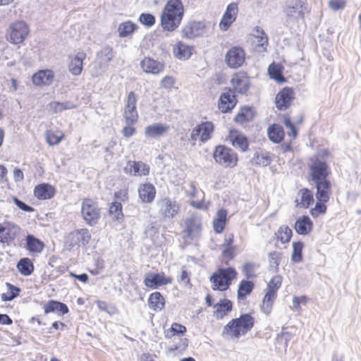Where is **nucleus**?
<instances>
[{"label":"nucleus","instance_id":"54","mask_svg":"<svg viewBox=\"0 0 361 361\" xmlns=\"http://www.w3.org/2000/svg\"><path fill=\"white\" fill-rule=\"evenodd\" d=\"M326 202L317 201L314 208L310 210V214L312 216L317 217L319 214H324L326 211L325 203Z\"/></svg>","mask_w":361,"mask_h":361},{"label":"nucleus","instance_id":"63","mask_svg":"<svg viewBox=\"0 0 361 361\" xmlns=\"http://www.w3.org/2000/svg\"><path fill=\"white\" fill-rule=\"evenodd\" d=\"M225 249L222 252V255L224 258L228 259H232L235 256V248L234 247H224Z\"/></svg>","mask_w":361,"mask_h":361},{"label":"nucleus","instance_id":"52","mask_svg":"<svg viewBox=\"0 0 361 361\" xmlns=\"http://www.w3.org/2000/svg\"><path fill=\"white\" fill-rule=\"evenodd\" d=\"M63 137V134L62 132L55 133L54 132L49 130L46 133V139L49 145L59 144L62 140Z\"/></svg>","mask_w":361,"mask_h":361},{"label":"nucleus","instance_id":"33","mask_svg":"<svg viewBox=\"0 0 361 361\" xmlns=\"http://www.w3.org/2000/svg\"><path fill=\"white\" fill-rule=\"evenodd\" d=\"M267 134L269 140L274 143L281 142L285 133L283 127L279 124H273L268 128Z\"/></svg>","mask_w":361,"mask_h":361},{"label":"nucleus","instance_id":"5","mask_svg":"<svg viewBox=\"0 0 361 361\" xmlns=\"http://www.w3.org/2000/svg\"><path fill=\"white\" fill-rule=\"evenodd\" d=\"M213 157L216 163L224 167H234L238 163V155L231 148L224 145L216 147Z\"/></svg>","mask_w":361,"mask_h":361},{"label":"nucleus","instance_id":"21","mask_svg":"<svg viewBox=\"0 0 361 361\" xmlns=\"http://www.w3.org/2000/svg\"><path fill=\"white\" fill-rule=\"evenodd\" d=\"M149 170V166L142 161H130L125 167L126 173L136 176H147Z\"/></svg>","mask_w":361,"mask_h":361},{"label":"nucleus","instance_id":"48","mask_svg":"<svg viewBox=\"0 0 361 361\" xmlns=\"http://www.w3.org/2000/svg\"><path fill=\"white\" fill-rule=\"evenodd\" d=\"M293 232L287 226H280L276 233L277 238L282 243H286L290 240Z\"/></svg>","mask_w":361,"mask_h":361},{"label":"nucleus","instance_id":"3","mask_svg":"<svg viewBox=\"0 0 361 361\" xmlns=\"http://www.w3.org/2000/svg\"><path fill=\"white\" fill-rule=\"evenodd\" d=\"M81 214L85 222L90 226H94L101 218V209L97 202L86 198L81 204Z\"/></svg>","mask_w":361,"mask_h":361},{"label":"nucleus","instance_id":"11","mask_svg":"<svg viewBox=\"0 0 361 361\" xmlns=\"http://www.w3.org/2000/svg\"><path fill=\"white\" fill-rule=\"evenodd\" d=\"M137 97L134 92H130L128 95L123 117L128 125H133L137 122L138 114L137 111Z\"/></svg>","mask_w":361,"mask_h":361},{"label":"nucleus","instance_id":"64","mask_svg":"<svg viewBox=\"0 0 361 361\" xmlns=\"http://www.w3.org/2000/svg\"><path fill=\"white\" fill-rule=\"evenodd\" d=\"M130 126L131 125L127 124V126H124L122 129V134L126 137H130L135 133V128Z\"/></svg>","mask_w":361,"mask_h":361},{"label":"nucleus","instance_id":"20","mask_svg":"<svg viewBox=\"0 0 361 361\" xmlns=\"http://www.w3.org/2000/svg\"><path fill=\"white\" fill-rule=\"evenodd\" d=\"M231 82L234 93L245 94L250 87L249 78L245 73L235 74Z\"/></svg>","mask_w":361,"mask_h":361},{"label":"nucleus","instance_id":"17","mask_svg":"<svg viewBox=\"0 0 361 361\" xmlns=\"http://www.w3.org/2000/svg\"><path fill=\"white\" fill-rule=\"evenodd\" d=\"M172 281V278L166 277L163 272L158 274L148 273L144 279L145 285L152 289L157 288L163 285L170 284Z\"/></svg>","mask_w":361,"mask_h":361},{"label":"nucleus","instance_id":"19","mask_svg":"<svg viewBox=\"0 0 361 361\" xmlns=\"http://www.w3.org/2000/svg\"><path fill=\"white\" fill-rule=\"evenodd\" d=\"M238 13V7L236 3L229 4L224 13L219 23L222 30H227L235 20Z\"/></svg>","mask_w":361,"mask_h":361},{"label":"nucleus","instance_id":"32","mask_svg":"<svg viewBox=\"0 0 361 361\" xmlns=\"http://www.w3.org/2000/svg\"><path fill=\"white\" fill-rule=\"evenodd\" d=\"M298 196L300 197V201L296 200V205L302 208H308L314 202L313 193L307 188L300 189L298 192Z\"/></svg>","mask_w":361,"mask_h":361},{"label":"nucleus","instance_id":"30","mask_svg":"<svg viewBox=\"0 0 361 361\" xmlns=\"http://www.w3.org/2000/svg\"><path fill=\"white\" fill-rule=\"evenodd\" d=\"M192 47L183 42H178L173 47V55L180 60H187L192 55Z\"/></svg>","mask_w":361,"mask_h":361},{"label":"nucleus","instance_id":"50","mask_svg":"<svg viewBox=\"0 0 361 361\" xmlns=\"http://www.w3.org/2000/svg\"><path fill=\"white\" fill-rule=\"evenodd\" d=\"M253 164L267 166L271 163V159L267 153L256 152L252 159Z\"/></svg>","mask_w":361,"mask_h":361},{"label":"nucleus","instance_id":"18","mask_svg":"<svg viewBox=\"0 0 361 361\" xmlns=\"http://www.w3.org/2000/svg\"><path fill=\"white\" fill-rule=\"evenodd\" d=\"M294 92L290 87H284L276 96L275 103L278 109L283 111L287 109L291 104L294 98Z\"/></svg>","mask_w":361,"mask_h":361},{"label":"nucleus","instance_id":"1","mask_svg":"<svg viewBox=\"0 0 361 361\" xmlns=\"http://www.w3.org/2000/svg\"><path fill=\"white\" fill-rule=\"evenodd\" d=\"M183 16V6L180 0H169L161 16L164 30L173 31L180 24Z\"/></svg>","mask_w":361,"mask_h":361},{"label":"nucleus","instance_id":"24","mask_svg":"<svg viewBox=\"0 0 361 361\" xmlns=\"http://www.w3.org/2000/svg\"><path fill=\"white\" fill-rule=\"evenodd\" d=\"M86 58L85 52H78L74 56L70 57L68 66L69 72L75 76L80 75L83 68V61Z\"/></svg>","mask_w":361,"mask_h":361},{"label":"nucleus","instance_id":"56","mask_svg":"<svg viewBox=\"0 0 361 361\" xmlns=\"http://www.w3.org/2000/svg\"><path fill=\"white\" fill-rule=\"evenodd\" d=\"M178 281L183 284H189L190 281V273L188 272L184 267L181 268L180 274L178 276Z\"/></svg>","mask_w":361,"mask_h":361},{"label":"nucleus","instance_id":"59","mask_svg":"<svg viewBox=\"0 0 361 361\" xmlns=\"http://www.w3.org/2000/svg\"><path fill=\"white\" fill-rule=\"evenodd\" d=\"M57 302L58 301L54 300H49L44 305V313L45 314H49V313H51V312H56Z\"/></svg>","mask_w":361,"mask_h":361},{"label":"nucleus","instance_id":"8","mask_svg":"<svg viewBox=\"0 0 361 361\" xmlns=\"http://www.w3.org/2000/svg\"><path fill=\"white\" fill-rule=\"evenodd\" d=\"M311 180L314 183L327 180L329 174L327 164L319 159L312 160V164L309 166Z\"/></svg>","mask_w":361,"mask_h":361},{"label":"nucleus","instance_id":"36","mask_svg":"<svg viewBox=\"0 0 361 361\" xmlns=\"http://www.w3.org/2000/svg\"><path fill=\"white\" fill-rule=\"evenodd\" d=\"M43 242L32 235L26 237V248L30 252L40 253L44 249Z\"/></svg>","mask_w":361,"mask_h":361},{"label":"nucleus","instance_id":"38","mask_svg":"<svg viewBox=\"0 0 361 361\" xmlns=\"http://www.w3.org/2000/svg\"><path fill=\"white\" fill-rule=\"evenodd\" d=\"M197 128L200 129V141L205 142L211 138V135L214 130V125L210 121L203 122L201 124L197 126Z\"/></svg>","mask_w":361,"mask_h":361},{"label":"nucleus","instance_id":"27","mask_svg":"<svg viewBox=\"0 0 361 361\" xmlns=\"http://www.w3.org/2000/svg\"><path fill=\"white\" fill-rule=\"evenodd\" d=\"M138 194L142 202L151 203L155 198V187L149 183L141 184L138 188Z\"/></svg>","mask_w":361,"mask_h":361},{"label":"nucleus","instance_id":"13","mask_svg":"<svg viewBox=\"0 0 361 361\" xmlns=\"http://www.w3.org/2000/svg\"><path fill=\"white\" fill-rule=\"evenodd\" d=\"M245 60L244 50L239 47L231 48L226 55V62L232 68H237L243 66Z\"/></svg>","mask_w":361,"mask_h":361},{"label":"nucleus","instance_id":"46","mask_svg":"<svg viewBox=\"0 0 361 361\" xmlns=\"http://www.w3.org/2000/svg\"><path fill=\"white\" fill-rule=\"evenodd\" d=\"M186 332L185 326L178 323L172 324L170 329L165 331V336L167 338H171L174 336H182Z\"/></svg>","mask_w":361,"mask_h":361},{"label":"nucleus","instance_id":"31","mask_svg":"<svg viewBox=\"0 0 361 361\" xmlns=\"http://www.w3.org/2000/svg\"><path fill=\"white\" fill-rule=\"evenodd\" d=\"M295 231L300 235H307L312 229V222L308 216L298 218L295 223Z\"/></svg>","mask_w":361,"mask_h":361},{"label":"nucleus","instance_id":"23","mask_svg":"<svg viewBox=\"0 0 361 361\" xmlns=\"http://www.w3.org/2000/svg\"><path fill=\"white\" fill-rule=\"evenodd\" d=\"M54 73L49 69L41 70L35 73L32 76V82L37 86L50 85L54 80Z\"/></svg>","mask_w":361,"mask_h":361},{"label":"nucleus","instance_id":"7","mask_svg":"<svg viewBox=\"0 0 361 361\" xmlns=\"http://www.w3.org/2000/svg\"><path fill=\"white\" fill-rule=\"evenodd\" d=\"M91 238V233L87 228H80L68 234L66 238V243L71 248L75 246H86L90 242Z\"/></svg>","mask_w":361,"mask_h":361},{"label":"nucleus","instance_id":"37","mask_svg":"<svg viewBox=\"0 0 361 361\" xmlns=\"http://www.w3.org/2000/svg\"><path fill=\"white\" fill-rule=\"evenodd\" d=\"M254 286L255 284L252 281L249 280H242L238 286V298L239 300L245 299L246 297L252 293Z\"/></svg>","mask_w":361,"mask_h":361},{"label":"nucleus","instance_id":"60","mask_svg":"<svg viewBox=\"0 0 361 361\" xmlns=\"http://www.w3.org/2000/svg\"><path fill=\"white\" fill-rule=\"evenodd\" d=\"M6 286L8 289L9 295H11V299L13 300L14 298L18 296L20 292V289L18 287H16L9 283H7Z\"/></svg>","mask_w":361,"mask_h":361},{"label":"nucleus","instance_id":"6","mask_svg":"<svg viewBox=\"0 0 361 361\" xmlns=\"http://www.w3.org/2000/svg\"><path fill=\"white\" fill-rule=\"evenodd\" d=\"M29 33V29L25 23L16 21L12 23L8 28L7 39L12 44L22 43Z\"/></svg>","mask_w":361,"mask_h":361},{"label":"nucleus","instance_id":"15","mask_svg":"<svg viewBox=\"0 0 361 361\" xmlns=\"http://www.w3.org/2000/svg\"><path fill=\"white\" fill-rule=\"evenodd\" d=\"M20 232V228L11 222L0 224V242L9 243L13 241Z\"/></svg>","mask_w":361,"mask_h":361},{"label":"nucleus","instance_id":"41","mask_svg":"<svg viewBox=\"0 0 361 361\" xmlns=\"http://www.w3.org/2000/svg\"><path fill=\"white\" fill-rule=\"evenodd\" d=\"M276 298V295H273L272 293L266 292L265 295L262 300V304L261 305L262 312L266 315H269L273 307V303Z\"/></svg>","mask_w":361,"mask_h":361},{"label":"nucleus","instance_id":"34","mask_svg":"<svg viewBox=\"0 0 361 361\" xmlns=\"http://www.w3.org/2000/svg\"><path fill=\"white\" fill-rule=\"evenodd\" d=\"M148 304L150 309L154 311H160L164 307L165 300L159 292H154L150 294Z\"/></svg>","mask_w":361,"mask_h":361},{"label":"nucleus","instance_id":"9","mask_svg":"<svg viewBox=\"0 0 361 361\" xmlns=\"http://www.w3.org/2000/svg\"><path fill=\"white\" fill-rule=\"evenodd\" d=\"M159 214L164 219H171L179 212L180 206L176 201L169 197L161 199L157 202Z\"/></svg>","mask_w":361,"mask_h":361},{"label":"nucleus","instance_id":"25","mask_svg":"<svg viewBox=\"0 0 361 361\" xmlns=\"http://www.w3.org/2000/svg\"><path fill=\"white\" fill-rule=\"evenodd\" d=\"M169 127L166 125L156 123L147 126L145 128V135L147 138L159 139L164 136L169 130Z\"/></svg>","mask_w":361,"mask_h":361},{"label":"nucleus","instance_id":"58","mask_svg":"<svg viewBox=\"0 0 361 361\" xmlns=\"http://www.w3.org/2000/svg\"><path fill=\"white\" fill-rule=\"evenodd\" d=\"M13 200L14 204L19 209H22L23 211L27 212H32L34 211V209L32 207L26 204L25 202H23V201L20 200L17 197H13Z\"/></svg>","mask_w":361,"mask_h":361},{"label":"nucleus","instance_id":"22","mask_svg":"<svg viewBox=\"0 0 361 361\" xmlns=\"http://www.w3.org/2000/svg\"><path fill=\"white\" fill-rule=\"evenodd\" d=\"M305 9L306 5L302 1L291 0L288 3L284 12L288 17L303 18Z\"/></svg>","mask_w":361,"mask_h":361},{"label":"nucleus","instance_id":"62","mask_svg":"<svg viewBox=\"0 0 361 361\" xmlns=\"http://www.w3.org/2000/svg\"><path fill=\"white\" fill-rule=\"evenodd\" d=\"M258 46L264 47L268 44V37L263 30L260 31V35L257 37Z\"/></svg>","mask_w":361,"mask_h":361},{"label":"nucleus","instance_id":"16","mask_svg":"<svg viewBox=\"0 0 361 361\" xmlns=\"http://www.w3.org/2000/svg\"><path fill=\"white\" fill-rule=\"evenodd\" d=\"M237 99L231 88L223 92L219 99L218 107L222 113L231 111L236 105Z\"/></svg>","mask_w":361,"mask_h":361},{"label":"nucleus","instance_id":"47","mask_svg":"<svg viewBox=\"0 0 361 361\" xmlns=\"http://www.w3.org/2000/svg\"><path fill=\"white\" fill-rule=\"evenodd\" d=\"M283 254L281 252L274 251L268 254L269 263L271 269L275 272H279L280 264Z\"/></svg>","mask_w":361,"mask_h":361},{"label":"nucleus","instance_id":"57","mask_svg":"<svg viewBox=\"0 0 361 361\" xmlns=\"http://www.w3.org/2000/svg\"><path fill=\"white\" fill-rule=\"evenodd\" d=\"M345 6L344 0H330L329 1V6L334 11H338L343 9Z\"/></svg>","mask_w":361,"mask_h":361},{"label":"nucleus","instance_id":"53","mask_svg":"<svg viewBox=\"0 0 361 361\" xmlns=\"http://www.w3.org/2000/svg\"><path fill=\"white\" fill-rule=\"evenodd\" d=\"M283 123L286 128L289 130L288 135L292 136L293 139H295L297 137V130L288 115H285L283 116Z\"/></svg>","mask_w":361,"mask_h":361},{"label":"nucleus","instance_id":"61","mask_svg":"<svg viewBox=\"0 0 361 361\" xmlns=\"http://www.w3.org/2000/svg\"><path fill=\"white\" fill-rule=\"evenodd\" d=\"M226 226V222L222 221H218L216 219H214L213 221V228L216 233H221L224 231Z\"/></svg>","mask_w":361,"mask_h":361},{"label":"nucleus","instance_id":"4","mask_svg":"<svg viewBox=\"0 0 361 361\" xmlns=\"http://www.w3.org/2000/svg\"><path fill=\"white\" fill-rule=\"evenodd\" d=\"M236 274L235 269L232 267L220 269L210 278L213 290H226L228 288L231 281L235 277Z\"/></svg>","mask_w":361,"mask_h":361},{"label":"nucleus","instance_id":"14","mask_svg":"<svg viewBox=\"0 0 361 361\" xmlns=\"http://www.w3.org/2000/svg\"><path fill=\"white\" fill-rule=\"evenodd\" d=\"M185 228L184 238L193 240L197 238L202 231L201 219L196 215H192L185 221Z\"/></svg>","mask_w":361,"mask_h":361},{"label":"nucleus","instance_id":"49","mask_svg":"<svg viewBox=\"0 0 361 361\" xmlns=\"http://www.w3.org/2000/svg\"><path fill=\"white\" fill-rule=\"evenodd\" d=\"M281 283L282 279L281 276L276 275L272 277L267 285L266 292H271V293H272L273 295H277L276 292L278 289L281 287Z\"/></svg>","mask_w":361,"mask_h":361},{"label":"nucleus","instance_id":"44","mask_svg":"<svg viewBox=\"0 0 361 361\" xmlns=\"http://www.w3.org/2000/svg\"><path fill=\"white\" fill-rule=\"evenodd\" d=\"M268 72L271 78L279 82L285 81V78L282 75L281 66L279 64L275 63H271L269 66Z\"/></svg>","mask_w":361,"mask_h":361},{"label":"nucleus","instance_id":"51","mask_svg":"<svg viewBox=\"0 0 361 361\" xmlns=\"http://www.w3.org/2000/svg\"><path fill=\"white\" fill-rule=\"evenodd\" d=\"M109 214L113 219L120 220L123 217L122 212V204L118 202L111 203L109 207Z\"/></svg>","mask_w":361,"mask_h":361},{"label":"nucleus","instance_id":"55","mask_svg":"<svg viewBox=\"0 0 361 361\" xmlns=\"http://www.w3.org/2000/svg\"><path fill=\"white\" fill-rule=\"evenodd\" d=\"M140 22L148 27L152 26L155 23V18L150 13H142L139 17Z\"/></svg>","mask_w":361,"mask_h":361},{"label":"nucleus","instance_id":"26","mask_svg":"<svg viewBox=\"0 0 361 361\" xmlns=\"http://www.w3.org/2000/svg\"><path fill=\"white\" fill-rule=\"evenodd\" d=\"M317 192L315 194L317 201L328 202L330 198L331 184L329 180L314 183Z\"/></svg>","mask_w":361,"mask_h":361},{"label":"nucleus","instance_id":"43","mask_svg":"<svg viewBox=\"0 0 361 361\" xmlns=\"http://www.w3.org/2000/svg\"><path fill=\"white\" fill-rule=\"evenodd\" d=\"M259 267V265L255 262H247L242 266V272L247 279L256 277L255 271Z\"/></svg>","mask_w":361,"mask_h":361},{"label":"nucleus","instance_id":"45","mask_svg":"<svg viewBox=\"0 0 361 361\" xmlns=\"http://www.w3.org/2000/svg\"><path fill=\"white\" fill-rule=\"evenodd\" d=\"M293 252L291 255V260L295 263H299L302 261V249L303 243L301 241H297L293 243Z\"/></svg>","mask_w":361,"mask_h":361},{"label":"nucleus","instance_id":"42","mask_svg":"<svg viewBox=\"0 0 361 361\" xmlns=\"http://www.w3.org/2000/svg\"><path fill=\"white\" fill-rule=\"evenodd\" d=\"M137 25L128 20L122 23L118 27V32L120 37H126L130 35L136 29Z\"/></svg>","mask_w":361,"mask_h":361},{"label":"nucleus","instance_id":"39","mask_svg":"<svg viewBox=\"0 0 361 361\" xmlns=\"http://www.w3.org/2000/svg\"><path fill=\"white\" fill-rule=\"evenodd\" d=\"M230 139L233 147L240 149L243 152H245L247 149L248 142L245 135L238 133H231Z\"/></svg>","mask_w":361,"mask_h":361},{"label":"nucleus","instance_id":"40","mask_svg":"<svg viewBox=\"0 0 361 361\" xmlns=\"http://www.w3.org/2000/svg\"><path fill=\"white\" fill-rule=\"evenodd\" d=\"M18 271L23 276H30L34 271V265L29 258H23L17 264Z\"/></svg>","mask_w":361,"mask_h":361},{"label":"nucleus","instance_id":"35","mask_svg":"<svg viewBox=\"0 0 361 361\" xmlns=\"http://www.w3.org/2000/svg\"><path fill=\"white\" fill-rule=\"evenodd\" d=\"M214 315L216 318H223L228 312L232 310V302L227 299L221 300L219 302L214 305Z\"/></svg>","mask_w":361,"mask_h":361},{"label":"nucleus","instance_id":"12","mask_svg":"<svg viewBox=\"0 0 361 361\" xmlns=\"http://www.w3.org/2000/svg\"><path fill=\"white\" fill-rule=\"evenodd\" d=\"M205 32V25L200 21H192L183 27L181 30L182 37L193 39L201 37Z\"/></svg>","mask_w":361,"mask_h":361},{"label":"nucleus","instance_id":"29","mask_svg":"<svg viewBox=\"0 0 361 361\" xmlns=\"http://www.w3.org/2000/svg\"><path fill=\"white\" fill-rule=\"evenodd\" d=\"M34 195L39 200H49L54 196L55 189L47 183L39 184L35 188Z\"/></svg>","mask_w":361,"mask_h":361},{"label":"nucleus","instance_id":"28","mask_svg":"<svg viewBox=\"0 0 361 361\" xmlns=\"http://www.w3.org/2000/svg\"><path fill=\"white\" fill-rule=\"evenodd\" d=\"M142 70L147 73L158 74L164 68L163 64L149 57L145 58L140 63Z\"/></svg>","mask_w":361,"mask_h":361},{"label":"nucleus","instance_id":"10","mask_svg":"<svg viewBox=\"0 0 361 361\" xmlns=\"http://www.w3.org/2000/svg\"><path fill=\"white\" fill-rule=\"evenodd\" d=\"M99 61L95 63L92 75L94 77H98L102 75L108 66L109 63L114 58L112 49L106 47L103 48L97 54Z\"/></svg>","mask_w":361,"mask_h":361},{"label":"nucleus","instance_id":"2","mask_svg":"<svg viewBox=\"0 0 361 361\" xmlns=\"http://www.w3.org/2000/svg\"><path fill=\"white\" fill-rule=\"evenodd\" d=\"M255 319L249 314H243L239 318L233 319L224 327V334L232 338H239L250 331L254 326Z\"/></svg>","mask_w":361,"mask_h":361}]
</instances>
